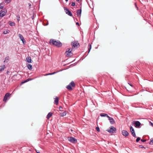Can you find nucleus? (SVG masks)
I'll list each match as a JSON object with an SVG mask.
<instances>
[{"label": "nucleus", "instance_id": "obj_42", "mask_svg": "<svg viewBox=\"0 0 153 153\" xmlns=\"http://www.w3.org/2000/svg\"><path fill=\"white\" fill-rule=\"evenodd\" d=\"M27 82V81H26V80H25L23 82H21V84H24L25 82Z\"/></svg>", "mask_w": 153, "mask_h": 153}, {"label": "nucleus", "instance_id": "obj_28", "mask_svg": "<svg viewBox=\"0 0 153 153\" xmlns=\"http://www.w3.org/2000/svg\"><path fill=\"white\" fill-rule=\"evenodd\" d=\"M64 10H65V11L66 13V14L67 13H68V11H69V10L67 8L65 7L64 8Z\"/></svg>", "mask_w": 153, "mask_h": 153}, {"label": "nucleus", "instance_id": "obj_45", "mask_svg": "<svg viewBox=\"0 0 153 153\" xmlns=\"http://www.w3.org/2000/svg\"><path fill=\"white\" fill-rule=\"evenodd\" d=\"M76 25H78L79 26V24L78 22H77L76 23Z\"/></svg>", "mask_w": 153, "mask_h": 153}, {"label": "nucleus", "instance_id": "obj_44", "mask_svg": "<svg viewBox=\"0 0 153 153\" xmlns=\"http://www.w3.org/2000/svg\"><path fill=\"white\" fill-rule=\"evenodd\" d=\"M36 152H37V153H40V152L39 150H36Z\"/></svg>", "mask_w": 153, "mask_h": 153}, {"label": "nucleus", "instance_id": "obj_33", "mask_svg": "<svg viewBox=\"0 0 153 153\" xmlns=\"http://www.w3.org/2000/svg\"><path fill=\"white\" fill-rule=\"evenodd\" d=\"M4 7V6L3 4H0V9H2Z\"/></svg>", "mask_w": 153, "mask_h": 153}, {"label": "nucleus", "instance_id": "obj_9", "mask_svg": "<svg viewBox=\"0 0 153 153\" xmlns=\"http://www.w3.org/2000/svg\"><path fill=\"white\" fill-rule=\"evenodd\" d=\"M135 126L136 127H139L141 124L139 121H136L135 122Z\"/></svg>", "mask_w": 153, "mask_h": 153}, {"label": "nucleus", "instance_id": "obj_21", "mask_svg": "<svg viewBox=\"0 0 153 153\" xmlns=\"http://www.w3.org/2000/svg\"><path fill=\"white\" fill-rule=\"evenodd\" d=\"M66 88L69 90H72V88L71 87V86L69 84L67 86Z\"/></svg>", "mask_w": 153, "mask_h": 153}, {"label": "nucleus", "instance_id": "obj_49", "mask_svg": "<svg viewBox=\"0 0 153 153\" xmlns=\"http://www.w3.org/2000/svg\"><path fill=\"white\" fill-rule=\"evenodd\" d=\"M76 1L77 2H79V0H76Z\"/></svg>", "mask_w": 153, "mask_h": 153}, {"label": "nucleus", "instance_id": "obj_2", "mask_svg": "<svg viewBox=\"0 0 153 153\" xmlns=\"http://www.w3.org/2000/svg\"><path fill=\"white\" fill-rule=\"evenodd\" d=\"M116 131V129L114 127L111 126L107 130L109 132L112 133H114Z\"/></svg>", "mask_w": 153, "mask_h": 153}, {"label": "nucleus", "instance_id": "obj_34", "mask_svg": "<svg viewBox=\"0 0 153 153\" xmlns=\"http://www.w3.org/2000/svg\"><path fill=\"white\" fill-rule=\"evenodd\" d=\"M132 134V135L134 137H136V134H135V132H133V133L132 132L131 133Z\"/></svg>", "mask_w": 153, "mask_h": 153}, {"label": "nucleus", "instance_id": "obj_40", "mask_svg": "<svg viewBox=\"0 0 153 153\" xmlns=\"http://www.w3.org/2000/svg\"><path fill=\"white\" fill-rule=\"evenodd\" d=\"M7 31H6V30H5L4 31V34H6L7 33Z\"/></svg>", "mask_w": 153, "mask_h": 153}, {"label": "nucleus", "instance_id": "obj_20", "mask_svg": "<svg viewBox=\"0 0 153 153\" xmlns=\"http://www.w3.org/2000/svg\"><path fill=\"white\" fill-rule=\"evenodd\" d=\"M58 72V71L54 72L53 73H49V74H45V76H46L50 75H52L54 74L57 73Z\"/></svg>", "mask_w": 153, "mask_h": 153}, {"label": "nucleus", "instance_id": "obj_15", "mask_svg": "<svg viewBox=\"0 0 153 153\" xmlns=\"http://www.w3.org/2000/svg\"><path fill=\"white\" fill-rule=\"evenodd\" d=\"M52 113H51V112H49L48 113V114L47 115V118L48 119H49L50 118V117H51V116H52Z\"/></svg>", "mask_w": 153, "mask_h": 153}, {"label": "nucleus", "instance_id": "obj_14", "mask_svg": "<svg viewBox=\"0 0 153 153\" xmlns=\"http://www.w3.org/2000/svg\"><path fill=\"white\" fill-rule=\"evenodd\" d=\"M100 115L102 117H107L108 118L109 117V116L107 114L104 113H102L100 114Z\"/></svg>", "mask_w": 153, "mask_h": 153}, {"label": "nucleus", "instance_id": "obj_4", "mask_svg": "<svg viewBox=\"0 0 153 153\" xmlns=\"http://www.w3.org/2000/svg\"><path fill=\"white\" fill-rule=\"evenodd\" d=\"M19 36L20 39H21V41H22V43L24 44H25L26 43V41H25V39L22 34H19Z\"/></svg>", "mask_w": 153, "mask_h": 153}, {"label": "nucleus", "instance_id": "obj_50", "mask_svg": "<svg viewBox=\"0 0 153 153\" xmlns=\"http://www.w3.org/2000/svg\"><path fill=\"white\" fill-rule=\"evenodd\" d=\"M68 0H65V1H68Z\"/></svg>", "mask_w": 153, "mask_h": 153}, {"label": "nucleus", "instance_id": "obj_32", "mask_svg": "<svg viewBox=\"0 0 153 153\" xmlns=\"http://www.w3.org/2000/svg\"><path fill=\"white\" fill-rule=\"evenodd\" d=\"M140 140V137H137L136 140V142H138Z\"/></svg>", "mask_w": 153, "mask_h": 153}, {"label": "nucleus", "instance_id": "obj_47", "mask_svg": "<svg viewBox=\"0 0 153 153\" xmlns=\"http://www.w3.org/2000/svg\"><path fill=\"white\" fill-rule=\"evenodd\" d=\"M9 73H10V72H9V71H7V74H9Z\"/></svg>", "mask_w": 153, "mask_h": 153}, {"label": "nucleus", "instance_id": "obj_48", "mask_svg": "<svg viewBox=\"0 0 153 153\" xmlns=\"http://www.w3.org/2000/svg\"><path fill=\"white\" fill-rule=\"evenodd\" d=\"M150 123H151V125L152 126H153V123L151 122H150Z\"/></svg>", "mask_w": 153, "mask_h": 153}, {"label": "nucleus", "instance_id": "obj_1", "mask_svg": "<svg viewBox=\"0 0 153 153\" xmlns=\"http://www.w3.org/2000/svg\"><path fill=\"white\" fill-rule=\"evenodd\" d=\"M50 44H52L58 47H61L62 46V43L59 41H56L55 39H51L50 40Z\"/></svg>", "mask_w": 153, "mask_h": 153}, {"label": "nucleus", "instance_id": "obj_10", "mask_svg": "<svg viewBox=\"0 0 153 153\" xmlns=\"http://www.w3.org/2000/svg\"><path fill=\"white\" fill-rule=\"evenodd\" d=\"M65 53L66 54V56L67 57L71 56L73 55V53L71 52H69L66 51Z\"/></svg>", "mask_w": 153, "mask_h": 153}, {"label": "nucleus", "instance_id": "obj_31", "mask_svg": "<svg viewBox=\"0 0 153 153\" xmlns=\"http://www.w3.org/2000/svg\"><path fill=\"white\" fill-rule=\"evenodd\" d=\"M151 143H153V138H152L150 140V141L149 144L151 145H152V144H151Z\"/></svg>", "mask_w": 153, "mask_h": 153}, {"label": "nucleus", "instance_id": "obj_7", "mask_svg": "<svg viewBox=\"0 0 153 153\" xmlns=\"http://www.w3.org/2000/svg\"><path fill=\"white\" fill-rule=\"evenodd\" d=\"M108 118V120H109L111 124H113L115 123V122L113 118L110 117L109 116Z\"/></svg>", "mask_w": 153, "mask_h": 153}, {"label": "nucleus", "instance_id": "obj_51", "mask_svg": "<svg viewBox=\"0 0 153 153\" xmlns=\"http://www.w3.org/2000/svg\"><path fill=\"white\" fill-rule=\"evenodd\" d=\"M135 5H136V6L137 7V8L138 9V8L137 7V6H136V4H135Z\"/></svg>", "mask_w": 153, "mask_h": 153}, {"label": "nucleus", "instance_id": "obj_38", "mask_svg": "<svg viewBox=\"0 0 153 153\" xmlns=\"http://www.w3.org/2000/svg\"><path fill=\"white\" fill-rule=\"evenodd\" d=\"M59 109L60 111H62V109H63V108H62V107L60 106L59 107Z\"/></svg>", "mask_w": 153, "mask_h": 153}, {"label": "nucleus", "instance_id": "obj_8", "mask_svg": "<svg viewBox=\"0 0 153 153\" xmlns=\"http://www.w3.org/2000/svg\"><path fill=\"white\" fill-rule=\"evenodd\" d=\"M79 44L78 41L74 42H72L71 43V45H72L73 46L74 48L77 46Z\"/></svg>", "mask_w": 153, "mask_h": 153}, {"label": "nucleus", "instance_id": "obj_12", "mask_svg": "<svg viewBox=\"0 0 153 153\" xmlns=\"http://www.w3.org/2000/svg\"><path fill=\"white\" fill-rule=\"evenodd\" d=\"M58 102H59V98L57 97H56L55 98V100L54 102V103L55 104L57 105L58 104Z\"/></svg>", "mask_w": 153, "mask_h": 153}, {"label": "nucleus", "instance_id": "obj_35", "mask_svg": "<svg viewBox=\"0 0 153 153\" xmlns=\"http://www.w3.org/2000/svg\"><path fill=\"white\" fill-rule=\"evenodd\" d=\"M20 16H17V21L19 22V21L20 20Z\"/></svg>", "mask_w": 153, "mask_h": 153}, {"label": "nucleus", "instance_id": "obj_3", "mask_svg": "<svg viewBox=\"0 0 153 153\" xmlns=\"http://www.w3.org/2000/svg\"><path fill=\"white\" fill-rule=\"evenodd\" d=\"M10 95L11 94L9 93H6L4 97L3 100V101L4 102H6L8 98L9 97Z\"/></svg>", "mask_w": 153, "mask_h": 153}, {"label": "nucleus", "instance_id": "obj_17", "mask_svg": "<svg viewBox=\"0 0 153 153\" xmlns=\"http://www.w3.org/2000/svg\"><path fill=\"white\" fill-rule=\"evenodd\" d=\"M5 68V65H3L0 66V71H2Z\"/></svg>", "mask_w": 153, "mask_h": 153}, {"label": "nucleus", "instance_id": "obj_11", "mask_svg": "<svg viewBox=\"0 0 153 153\" xmlns=\"http://www.w3.org/2000/svg\"><path fill=\"white\" fill-rule=\"evenodd\" d=\"M26 61L29 63H31V57L30 56H28L26 58Z\"/></svg>", "mask_w": 153, "mask_h": 153}, {"label": "nucleus", "instance_id": "obj_13", "mask_svg": "<svg viewBox=\"0 0 153 153\" xmlns=\"http://www.w3.org/2000/svg\"><path fill=\"white\" fill-rule=\"evenodd\" d=\"M5 14L6 13L5 12V11L1 10L0 13V16L1 17H3L5 15Z\"/></svg>", "mask_w": 153, "mask_h": 153}, {"label": "nucleus", "instance_id": "obj_24", "mask_svg": "<svg viewBox=\"0 0 153 153\" xmlns=\"http://www.w3.org/2000/svg\"><path fill=\"white\" fill-rule=\"evenodd\" d=\"M61 116L63 117L66 115V113L65 111H64L63 112L61 113H60Z\"/></svg>", "mask_w": 153, "mask_h": 153}, {"label": "nucleus", "instance_id": "obj_46", "mask_svg": "<svg viewBox=\"0 0 153 153\" xmlns=\"http://www.w3.org/2000/svg\"><path fill=\"white\" fill-rule=\"evenodd\" d=\"M128 84L130 85L131 86V87H133V85H132L131 84H130V83H128Z\"/></svg>", "mask_w": 153, "mask_h": 153}, {"label": "nucleus", "instance_id": "obj_26", "mask_svg": "<svg viewBox=\"0 0 153 153\" xmlns=\"http://www.w3.org/2000/svg\"><path fill=\"white\" fill-rule=\"evenodd\" d=\"M66 14L71 16H73L72 13L70 10L69 11H68V13Z\"/></svg>", "mask_w": 153, "mask_h": 153}, {"label": "nucleus", "instance_id": "obj_23", "mask_svg": "<svg viewBox=\"0 0 153 153\" xmlns=\"http://www.w3.org/2000/svg\"><path fill=\"white\" fill-rule=\"evenodd\" d=\"M71 86L74 87L75 86V84L73 81H72L69 84Z\"/></svg>", "mask_w": 153, "mask_h": 153}, {"label": "nucleus", "instance_id": "obj_41", "mask_svg": "<svg viewBox=\"0 0 153 153\" xmlns=\"http://www.w3.org/2000/svg\"><path fill=\"white\" fill-rule=\"evenodd\" d=\"M141 141L142 142H145L146 141V140L141 139Z\"/></svg>", "mask_w": 153, "mask_h": 153}, {"label": "nucleus", "instance_id": "obj_16", "mask_svg": "<svg viewBox=\"0 0 153 153\" xmlns=\"http://www.w3.org/2000/svg\"><path fill=\"white\" fill-rule=\"evenodd\" d=\"M82 10H81V7H80V10H77V16H79V15H80L81 13Z\"/></svg>", "mask_w": 153, "mask_h": 153}, {"label": "nucleus", "instance_id": "obj_52", "mask_svg": "<svg viewBox=\"0 0 153 153\" xmlns=\"http://www.w3.org/2000/svg\"><path fill=\"white\" fill-rule=\"evenodd\" d=\"M29 6H31V4H30L29 5Z\"/></svg>", "mask_w": 153, "mask_h": 153}, {"label": "nucleus", "instance_id": "obj_18", "mask_svg": "<svg viewBox=\"0 0 153 153\" xmlns=\"http://www.w3.org/2000/svg\"><path fill=\"white\" fill-rule=\"evenodd\" d=\"M9 60V57L8 56H7L5 57V60L4 61V62H7Z\"/></svg>", "mask_w": 153, "mask_h": 153}, {"label": "nucleus", "instance_id": "obj_25", "mask_svg": "<svg viewBox=\"0 0 153 153\" xmlns=\"http://www.w3.org/2000/svg\"><path fill=\"white\" fill-rule=\"evenodd\" d=\"M91 48V44H89L88 45V53H89Z\"/></svg>", "mask_w": 153, "mask_h": 153}, {"label": "nucleus", "instance_id": "obj_27", "mask_svg": "<svg viewBox=\"0 0 153 153\" xmlns=\"http://www.w3.org/2000/svg\"><path fill=\"white\" fill-rule=\"evenodd\" d=\"M130 129L131 133H132V132L133 133V132H134V129L131 126L130 127Z\"/></svg>", "mask_w": 153, "mask_h": 153}, {"label": "nucleus", "instance_id": "obj_22", "mask_svg": "<svg viewBox=\"0 0 153 153\" xmlns=\"http://www.w3.org/2000/svg\"><path fill=\"white\" fill-rule=\"evenodd\" d=\"M9 24L11 26H14L15 25V24L14 22H9Z\"/></svg>", "mask_w": 153, "mask_h": 153}, {"label": "nucleus", "instance_id": "obj_30", "mask_svg": "<svg viewBox=\"0 0 153 153\" xmlns=\"http://www.w3.org/2000/svg\"><path fill=\"white\" fill-rule=\"evenodd\" d=\"M11 0H5V2L7 3H9L10 2Z\"/></svg>", "mask_w": 153, "mask_h": 153}, {"label": "nucleus", "instance_id": "obj_5", "mask_svg": "<svg viewBox=\"0 0 153 153\" xmlns=\"http://www.w3.org/2000/svg\"><path fill=\"white\" fill-rule=\"evenodd\" d=\"M69 141L73 143H76L77 142V140L76 139L71 137H70Z\"/></svg>", "mask_w": 153, "mask_h": 153}, {"label": "nucleus", "instance_id": "obj_37", "mask_svg": "<svg viewBox=\"0 0 153 153\" xmlns=\"http://www.w3.org/2000/svg\"><path fill=\"white\" fill-rule=\"evenodd\" d=\"M75 2H72V3L71 5L72 6H75Z\"/></svg>", "mask_w": 153, "mask_h": 153}, {"label": "nucleus", "instance_id": "obj_19", "mask_svg": "<svg viewBox=\"0 0 153 153\" xmlns=\"http://www.w3.org/2000/svg\"><path fill=\"white\" fill-rule=\"evenodd\" d=\"M27 67L30 70L32 69V66L30 64H28L27 65Z\"/></svg>", "mask_w": 153, "mask_h": 153}, {"label": "nucleus", "instance_id": "obj_29", "mask_svg": "<svg viewBox=\"0 0 153 153\" xmlns=\"http://www.w3.org/2000/svg\"><path fill=\"white\" fill-rule=\"evenodd\" d=\"M96 129L98 132L100 131V128L98 127H96Z\"/></svg>", "mask_w": 153, "mask_h": 153}, {"label": "nucleus", "instance_id": "obj_39", "mask_svg": "<svg viewBox=\"0 0 153 153\" xmlns=\"http://www.w3.org/2000/svg\"><path fill=\"white\" fill-rule=\"evenodd\" d=\"M139 147L140 148H144V146L142 145H139Z\"/></svg>", "mask_w": 153, "mask_h": 153}, {"label": "nucleus", "instance_id": "obj_43", "mask_svg": "<svg viewBox=\"0 0 153 153\" xmlns=\"http://www.w3.org/2000/svg\"><path fill=\"white\" fill-rule=\"evenodd\" d=\"M32 79H30L29 78L27 79H26V81H27V82L29 81V80H31Z\"/></svg>", "mask_w": 153, "mask_h": 153}, {"label": "nucleus", "instance_id": "obj_6", "mask_svg": "<svg viewBox=\"0 0 153 153\" xmlns=\"http://www.w3.org/2000/svg\"><path fill=\"white\" fill-rule=\"evenodd\" d=\"M122 134L125 137H127L129 135L128 133L126 131L123 130L122 131Z\"/></svg>", "mask_w": 153, "mask_h": 153}, {"label": "nucleus", "instance_id": "obj_36", "mask_svg": "<svg viewBox=\"0 0 153 153\" xmlns=\"http://www.w3.org/2000/svg\"><path fill=\"white\" fill-rule=\"evenodd\" d=\"M72 51V49H71V48H68V50L67 51H66L70 52H71Z\"/></svg>", "mask_w": 153, "mask_h": 153}]
</instances>
